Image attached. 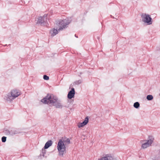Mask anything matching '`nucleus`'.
Masks as SVG:
<instances>
[{"mask_svg":"<svg viewBox=\"0 0 160 160\" xmlns=\"http://www.w3.org/2000/svg\"><path fill=\"white\" fill-rule=\"evenodd\" d=\"M9 134L11 135H14L17 134L18 132L15 130H11L9 132Z\"/></svg>","mask_w":160,"mask_h":160,"instance_id":"nucleus-15","label":"nucleus"},{"mask_svg":"<svg viewBox=\"0 0 160 160\" xmlns=\"http://www.w3.org/2000/svg\"><path fill=\"white\" fill-rule=\"evenodd\" d=\"M154 138L152 136H149L148 140H141V143L142 144L141 148L145 149L150 146L153 142Z\"/></svg>","mask_w":160,"mask_h":160,"instance_id":"nucleus-4","label":"nucleus"},{"mask_svg":"<svg viewBox=\"0 0 160 160\" xmlns=\"http://www.w3.org/2000/svg\"><path fill=\"white\" fill-rule=\"evenodd\" d=\"M75 37H76L78 38V37L76 36V34L75 35Z\"/></svg>","mask_w":160,"mask_h":160,"instance_id":"nucleus-21","label":"nucleus"},{"mask_svg":"<svg viewBox=\"0 0 160 160\" xmlns=\"http://www.w3.org/2000/svg\"><path fill=\"white\" fill-rule=\"evenodd\" d=\"M46 17L47 15H44L43 17H39L38 18L37 23L41 25H42L46 21Z\"/></svg>","mask_w":160,"mask_h":160,"instance_id":"nucleus-7","label":"nucleus"},{"mask_svg":"<svg viewBox=\"0 0 160 160\" xmlns=\"http://www.w3.org/2000/svg\"><path fill=\"white\" fill-rule=\"evenodd\" d=\"M88 122V118L87 117H86L84 120L82 122L78 123V126L79 128H80L83 127L86 125Z\"/></svg>","mask_w":160,"mask_h":160,"instance_id":"nucleus-8","label":"nucleus"},{"mask_svg":"<svg viewBox=\"0 0 160 160\" xmlns=\"http://www.w3.org/2000/svg\"><path fill=\"white\" fill-rule=\"evenodd\" d=\"M6 140V137L3 136L2 138V142H5Z\"/></svg>","mask_w":160,"mask_h":160,"instance_id":"nucleus-19","label":"nucleus"},{"mask_svg":"<svg viewBox=\"0 0 160 160\" xmlns=\"http://www.w3.org/2000/svg\"><path fill=\"white\" fill-rule=\"evenodd\" d=\"M44 148H42V153L40 154V155L41 156H42L43 157H46L45 156V154L46 153V151Z\"/></svg>","mask_w":160,"mask_h":160,"instance_id":"nucleus-14","label":"nucleus"},{"mask_svg":"<svg viewBox=\"0 0 160 160\" xmlns=\"http://www.w3.org/2000/svg\"><path fill=\"white\" fill-rule=\"evenodd\" d=\"M140 106V104L138 102H136L134 103L133 105L134 107L136 108H138Z\"/></svg>","mask_w":160,"mask_h":160,"instance_id":"nucleus-16","label":"nucleus"},{"mask_svg":"<svg viewBox=\"0 0 160 160\" xmlns=\"http://www.w3.org/2000/svg\"><path fill=\"white\" fill-rule=\"evenodd\" d=\"M98 160H116V159L111 156H106L99 159Z\"/></svg>","mask_w":160,"mask_h":160,"instance_id":"nucleus-11","label":"nucleus"},{"mask_svg":"<svg viewBox=\"0 0 160 160\" xmlns=\"http://www.w3.org/2000/svg\"><path fill=\"white\" fill-rule=\"evenodd\" d=\"M70 23V20L68 18H66L57 21L56 24L58 27L59 31H60L67 28Z\"/></svg>","mask_w":160,"mask_h":160,"instance_id":"nucleus-2","label":"nucleus"},{"mask_svg":"<svg viewBox=\"0 0 160 160\" xmlns=\"http://www.w3.org/2000/svg\"><path fill=\"white\" fill-rule=\"evenodd\" d=\"M62 141V140H59L57 146L58 155L61 156H63L66 151V145Z\"/></svg>","mask_w":160,"mask_h":160,"instance_id":"nucleus-3","label":"nucleus"},{"mask_svg":"<svg viewBox=\"0 0 160 160\" xmlns=\"http://www.w3.org/2000/svg\"><path fill=\"white\" fill-rule=\"evenodd\" d=\"M75 90L74 88H72L71 90L68 92V97L69 99H71L74 97L75 95Z\"/></svg>","mask_w":160,"mask_h":160,"instance_id":"nucleus-9","label":"nucleus"},{"mask_svg":"<svg viewBox=\"0 0 160 160\" xmlns=\"http://www.w3.org/2000/svg\"><path fill=\"white\" fill-rule=\"evenodd\" d=\"M58 29L53 28L50 31V33L51 34V36H54L57 34L59 32Z\"/></svg>","mask_w":160,"mask_h":160,"instance_id":"nucleus-10","label":"nucleus"},{"mask_svg":"<svg viewBox=\"0 0 160 160\" xmlns=\"http://www.w3.org/2000/svg\"><path fill=\"white\" fill-rule=\"evenodd\" d=\"M20 93L17 90H13L11 91V94H8L6 96V99L7 101H11L20 95Z\"/></svg>","mask_w":160,"mask_h":160,"instance_id":"nucleus-5","label":"nucleus"},{"mask_svg":"<svg viewBox=\"0 0 160 160\" xmlns=\"http://www.w3.org/2000/svg\"><path fill=\"white\" fill-rule=\"evenodd\" d=\"M52 141L51 140H49L48 141L45 143L44 146L45 149H47L49 147L52 145Z\"/></svg>","mask_w":160,"mask_h":160,"instance_id":"nucleus-12","label":"nucleus"},{"mask_svg":"<svg viewBox=\"0 0 160 160\" xmlns=\"http://www.w3.org/2000/svg\"><path fill=\"white\" fill-rule=\"evenodd\" d=\"M142 21L144 23H147L148 25L152 24V19L150 16L146 13H142L141 15Z\"/></svg>","mask_w":160,"mask_h":160,"instance_id":"nucleus-6","label":"nucleus"},{"mask_svg":"<svg viewBox=\"0 0 160 160\" xmlns=\"http://www.w3.org/2000/svg\"><path fill=\"white\" fill-rule=\"evenodd\" d=\"M43 79L45 80H48L49 79V78L48 76L46 75H44L43 77Z\"/></svg>","mask_w":160,"mask_h":160,"instance_id":"nucleus-20","label":"nucleus"},{"mask_svg":"<svg viewBox=\"0 0 160 160\" xmlns=\"http://www.w3.org/2000/svg\"><path fill=\"white\" fill-rule=\"evenodd\" d=\"M153 98V97L152 95H148L147 96V99L148 100H152Z\"/></svg>","mask_w":160,"mask_h":160,"instance_id":"nucleus-17","label":"nucleus"},{"mask_svg":"<svg viewBox=\"0 0 160 160\" xmlns=\"http://www.w3.org/2000/svg\"><path fill=\"white\" fill-rule=\"evenodd\" d=\"M60 140H62L63 141L62 142L65 145H66L67 144H69L70 143V140L69 138H62Z\"/></svg>","mask_w":160,"mask_h":160,"instance_id":"nucleus-13","label":"nucleus"},{"mask_svg":"<svg viewBox=\"0 0 160 160\" xmlns=\"http://www.w3.org/2000/svg\"><path fill=\"white\" fill-rule=\"evenodd\" d=\"M82 82V81L81 80H79L78 81H76L74 83L75 84L78 85L80 84Z\"/></svg>","mask_w":160,"mask_h":160,"instance_id":"nucleus-18","label":"nucleus"},{"mask_svg":"<svg viewBox=\"0 0 160 160\" xmlns=\"http://www.w3.org/2000/svg\"><path fill=\"white\" fill-rule=\"evenodd\" d=\"M41 102L44 104L55 106L57 108H61L63 107L61 101L58 98L52 94H48L41 100Z\"/></svg>","mask_w":160,"mask_h":160,"instance_id":"nucleus-1","label":"nucleus"}]
</instances>
